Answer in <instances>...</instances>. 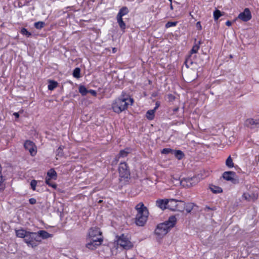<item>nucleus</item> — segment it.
Masks as SVG:
<instances>
[{
  "mask_svg": "<svg viewBox=\"0 0 259 259\" xmlns=\"http://www.w3.org/2000/svg\"><path fill=\"white\" fill-rule=\"evenodd\" d=\"M134 100L130 97L128 95L122 92V94L116 99L112 104L113 110L117 113H120L127 108L128 105H132Z\"/></svg>",
  "mask_w": 259,
  "mask_h": 259,
  "instance_id": "obj_1",
  "label": "nucleus"
},
{
  "mask_svg": "<svg viewBox=\"0 0 259 259\" xmlns=\"http://www.w3.org/2000/svg\"><path fill=\"white\" fill-rule=\"evenodd\" d=\"M177 218L175 216L170 217L167 221L157 226L155 234L160 238L163 237L175 226Z\"/></svg>",
  "mask_w": 259,
  "mask_h": 259,
  "instance_id": "obj_2",
  "label": "nucleus"
},
{
  "mask_svg": "<svg viewBox=\"0 0 259 259\" xmlns=\"http://www.w3.org/2000/svg\"><path fill=\"white\" fill-rule=\"evenodd\" d=\"M137 214L135 218V223L137 226H143L146 223L149 214L148 209L142 202L138 203L135 207Z\"/></svg>",
  "mask_w": 259,
  "mask_h": 259,
  "instance_id": "obj_3",
  "label": "nucleus"
},
{
  "mask_svg": "<svg viewBox=\"0 0 259 259\" xmlns=\"http://www.w3.org/2000/svg\"><path fill=\"white\" fill-rule=\"evenodd\" d=\"M116 242L117 245L123 249H129L133 246L128 235L122 234L119 236H116Z\"/></svg>",
  "mask_w": 259,
  "mask_h": 259,
  "instance_id": "obj_4",
  "label": "nucleus"
},
{
  "mask_svg": "<svg viewBox=\"0 0 259 259\" xmlns=\"http://www.w3.org/2000/svg\"><path fill=\"white\" fill-rule=\"evenodd\" d=\"M41 241V239H39V236L36 232H28L24 239L27 245L33 248L36 247Z\"/></svg>",
  "mask_w": 259,
  "mask_h": 259,
  "instance_id": "obj_5",
  "label": "nucleus"
},
{
  "mask_svg": "<svg viewBox=\"0 0 259 259\" xmlns=\"http://www.w3.org/2000/svg\"><path fill=\"white\" fill-rule=\"evenodd\" d=\"M167 208L172 211H183L185 209V203L182 201L176 199H168Z\"/></svg>",
  "mask_w": 259,
  "mask_h": 259,
  "instance_id": "obj_6",
  "label": "nucleus"
},
{
  "mask_svg": "<svg viewBox=\"0 0 259 259\" xmlns=\"http://www.w3.org/2000/svg\"><path fill=\"white\" fill-rule=\"evenodd\" d=\"M101 236L102 232L99 228L92 227L89 231L87 239H92L94 241L103 240Z\"/></svg>",
  "mask_w": 259,
  "mask_h": 259,
  "instance_id": "obj_7",
  "label": "nucleus"
},
{
  "mask_svg": "<svg viewBox=\"0 0 259 259\" xmlns=\"http://www.w3.org/2000/svg\"><path fill=\"white\" fill-rule=\"evenodd\" d=\"M119 176L121 179L127 180L130 177V171L125 162H121L118 167Z\"/></svg>",
  "mask_w": 259,
  "mask_h": 259,
  "instance_id": "obj_8",
  "label": "nucleus"
},
{
  "mask_svg": "<svg viewBox=\"0 0 259 259\" xmlns=\"http://www.w3.org/2000/svg\"><path fill=\"white\" fill-rule=\"evenodd\" d=\"M25 149L28 150L32 156L36 154L37 148L35 144L30 140H26L24 144Z\"/></svg>",
  "mask_w": 259,
  "mask_h": 259,
  "instance_id": "obj_9",
  "label": "nucleus"
},
{
  "mask_svg": "<svg viewBox=\"0 0 259 259\" xmlns=\"http://www.w3.org/2000/svg\"><path fill=\"white\" fill-rule=\"evenodd\" d=\"M223 177L225 180L230 181L233 184H236L239 183V180L236 178V173L234 171H225L223 174Z\"/></svg>",
  "mask_w": 259,
  "mask_h": 259,
  "instance_id": "obj_10",
  "label": "nucleus"
},
{
  "mask_svg": "<svg viewBox=\"0 0 259 259\" xmlns=\"http://www.w3.org/2000/svg\"><path fill=\"white\" fill-rule=\"evenodd\" d=\"M200 41H199L198 44H196L194 45V46L193 47V48H192L190 52V54L186 58V60L185 61V63L187 67H189V64H192L193 63L192 60L191 59V55L193 54L196 53L198 52L200 48Z\"/></svg>",
  "mask_w": 259,
  "mask_h": 259,
  "instance_id": "obj_11",
  "label": "nucleus"
},
{
  "mask_svg": "<svg viewBox=\"0 0 259 259\" xmlns=\"http://www.w3.org/2000/svg\"><path fill=\"white\" fill-rule=\"evenodd\" d=\"M244 125L250 128L259 127V118L254 119L253 118H248L244 122Z\"/></svg>",
  "mask_w": 259,
  "mask_h": 259,
  "instance_id": "obj_12",
  "label": "nucleus"
},
{
  "mask_svg": "<svg viewBox=\"0 0 259 259\" xmlns=\"http://www.w3.org/2000/svg\"><path fill=\"white\" fill-rule=\"evenodd\" d=\"M238 18L244 22L250 20L251 18V14L248 8H245L244 11L239 14Z\"/></svg>",
  "mask_w": 259,
  "mask_h": 259,
  "instance_id": "obj_13",
  "label": "nucleus"
},
{
  "mask_svg": "<svg viewBox=\"0 0 259 259\" xmlns=\"http://www.w3.org/2000/svg\"><path fill=\"white\" fill-rule=\"evenodd\" d=\"M87 243L86 244V247L91 249L94 250L97 246L100 245L103 241V240H99L98 241H93L92 239H87Z\"/></svg>",
  "mask_w": 259,
  "mask_h": 259,
  "instance_id": "obj_14",
  "label": "nucleus"
},
{
  "mask_svg": "<svg viewBox=\"0 0 259 259\" xmlns=\"http://www.w3.org/2000/svg\"><path fill=\"white\" fill-rule=\"evenodd\" d=\"M257 198V196L254 194H249L248 193H244L242 195V199L247 201H254Z\"/></svg>",
  "mask_w": 259,
  "mask_h": 259,
  "instance_id": "obj_15",
  "label": "nucleus"
},
{
  "mask_svg": "<svg viewBox=\"0 0 259 259\" xmlns=\"http://www.w3.org/2000/svg\"><path fill=\"white\" fill-rule=\"evenodd\" d=\"M168 199H158L156 201V205L161 209L164 210L167 208Z\"/></svg>",
  "mask_w": 259,
  "mask_h": 259,
  "instance_id": "obj_16",
  "label": "nucleus"
},
{
  "mask_svg": "<svg viewBox=\"0 0 259 259\" xmlns=\"http://www.w3.org/2000/svg\"><path fill=\"white\" fill-rule=\"evenodd\" d=\"M39 236V239H46L52 237L53 235L49 233L48 232L45 230H39L37 232H36Z\"/></svg>",
  "mask_w": 259,
  "mask_h": 259,
  "instance_id": "obj_17",
  "label": "nucleus"
},
{
  "mask_svg": "<svg viewBox=\"0 0 259 259\" xmlns=\"http://www.w3.org/2000/svg\"><path fill=\"white\" fill-rule=\"evenodd\" d=\"M27 233H28V232L23 229L16 230V236L18 237L23 238L24 239L27 234Z\"/></svg>",
  "mask_w": 259,
  "mask_h": 259,
  "instance_id": "obj_18",
  "label": "nucleus"
},
{
  "mask_svg": "<svg viewBox=\"0 0 259 259\" xmlns=\"http://www.w3.org/2000/svg\"><path fill=\"white\" fill-rule=\"evenodd\" d=\"M46 178H50V179L56 180L57 179V172L54 169H51L47 172V177Z\"/></svg>",
  "mask_w": 259,
  "mask_h": 259,
  "instance_id": "obj_19",
  "label": "nucleus"
},
{
  "mask_svg": "<svg viewBox=\"0 0 259 259\" xmlns=\"http://www.w3.org/2000/svg\"><path fill=\"white\" fill-rule=\"evenodd\" d=\"M128 13V10L127 8H126V7H123L121 9H120V10L117 15V17L122 18V16L127 14Z\"/></svg>",
  "mask_w": 259,
  "mask_h": 259,
  "instance_id": "obj_20",
  "label": "nucleus"
},
{
  "mask_svg": "<svg viewBox=\"0 0 259 259\" xmlns=\"http://www.w3.org/2000/svg\"><path fill=\"white\" fill-rule=\"evenodd\" d=\"M226 165L229 168H233L234 166V163L231 156H229L226 160Z\"/></svg>",
  "mask_w": 259,
  "mask_h": 259,
  "instance_id": "obj_21",
  "label": "nucleus"
},
{
  "mask_svg": "<svg viewBox=\"0 0 259 259\" xmlns=\"http://www.w3.org/2000/svg\"><path fill=\"white\" fill-rule=\"evenodd\" d=\"M116 19L120 29L122 30H124L125 29V24L123 22L122 18L121 17H116Z\"/></svg>",
  "mask_w": 259,
  "mask_h": 259,
  "instance_id": "obj_22",
  "label": "nucleus"
},
{
  "mask_svg": "<svg viewBox=\"0 0 259 259\" xmlns=\"http://www.w3.org/2000/svg\"><path fill=\"white\" fill-rule=\"evenodd\" d=\"M155 111L154 109L148 110L146 114V117L149 120L153 119L154 117Z\"/></svg>",
  "mask_w": 259,
  "mask_h": 259,
  "instance_id": "obj_23",
  "label": "nucleus"
},
{
  "mask_svg": "<svg viewBox=\"0 0 259 259\" xmlns=\"http://www.w3.org/2000/svg\"><path fill=\"white\" fill-rule=\"evenodd\" d=\"M210 189L214 193H219L222 192L221 188L212 185L210 186Z\"/></svg>",
  "mask_w": 259,
  "mask_h": 259,
  "instance_id": "obj_24",
  "label": "nucleus"
},
{
  "mask_svg": "<svg viewBox=\"0 0 259 259\" xmlns=\"http://www.w3.org/2000/svg\"><path fill=\"white\" fill-rule=\"evenodd\" d=\"M175 156L179 160L181 159L184 156L183 153L181 150L173 151Z\"/></svg>",
  "mask_w": 259,
  "mask_h": 259,
  "instance_id": "obj_25",
  "label": "nucleus"
},
{
  "mask_svg": "<svg viewBox=\"0 0 259 259\" xmlns=\"http://www.w3.org/2000/svg\"><path fill=\"white\" fill-rule=\"evenodd\" d=\"M57 85L58 83L56 81L51 80L48 85V89L52 91L57 87Z\"/></svg>",
  "mask_w": 259,
  "mask_h": 259,
  "instance_id": "obj_26",
  "label": "nucleus"
},
{
  "mask_svg": "<svg viewBox=\"0 0 259 259\" xmlns=\"http://www.w3.org/2000/svg\"><path fill=\"white\" fill-rule=\"evenodd\" d=\"M79 92L82 95L85 96L88 93V91L86 88L83 85L80 86L79 88Z\"/></svg>",
  "mask_w": 259,
  "mask_h": 259,
  "instance_id": "obj_27",
  "label": "nucleus"
},
{
  "mask_svg": "<svg viewBox=\"0 0 259 259\" xmlns=\"http://www.w3.org/2000/svg\"><path fill=\"white\" fill-rule=\"evenodd\" d=\"M221 12L219 10H216L213 12V17L215 21L218 20V19L222 16Z\"/></svg>",
  "mask_w": 259,
  "mask_h": 259,
  "instance_id": "obj_28",
  "label": "nucleus"
},
{
  "mask_svg": "<svg viewBox=\"0 0 259 259\" xmlns=\"http://www.w3.org/2000/svg\"><path fill=\"white\" fill-rule=\"evenodd\" d=\"M80 69L79 68H76L74 69L73 72V76L77 78L80 77Z\"/></svg>",
  "mask_w": 259,
  "mask_h": 259,
  "instance_id": "obj_29",
  "label": "nucleus"
},
{
  "mask_svg": "<svg viewBox=\"0 0 259 259\" xmlns=\"http://www.w3.org/2000/svg\"><path fill=\"white\" fill-rule=\"evenodd\" d=\"M46 183L49 186H51L54 189H56L57 187L56 184L53 183L51 181V179H50V178H46Z\"/></svg>",
  "mask_w": 259,
  "mask_h": 259,
  "instance_id": "obj_30",
  "label": "nucleus"
},
{
  "mask_svg": "<svg viewBox=\"0 0 259 259\" xmlns=\"http://www.w3.org/2000/svg\"><path fill=\"white\" fill-rule=\"evenodd\" d=\"M44 26H45V23L44 22L39 21L37 22H35L34 23V27L36 29H41L42 28H43L44 27Z\"/></svg>",
  "mask_w": 259,
  "mask_h": 259,
  "instance_id": "obj_31",
  "label": "nucleus"
},
{
  "mask_svg": "<svg viewBox=\"0 0 259 259\" xmlns=\"http://www.w3.org/2000/svg\"><path fill=\"white\" fill-rule=\"evenodd\" d=\"M128 153L129 151H127L125 150H122L119 153V157H125L127 156Z\"/></svg>",
  "mask_w": 259,
  "mask_h": 259,
  "instance_id": "obj_32",
  "label": "nucleus"
},
{
  "mask_svg": "<svg viewBox=\"0 0 259 259\" xmlns=\"http://www.w3.org/2000/svg\"><path fill=\"white\" fill-rule=\"evenodd\" d=\"M21 33L22 34L26 36L27 37H29L31 35V33L28 31L25 28H23L21 30Z\"/></svg>",
  "mask_w": 259,
  "mask_h": 259,
  "instance_id": "obj_33",
  "label": "nucleus"
},
{
  "mask_svg": "<svg viewBox=\"0 0 259 259\" xmlns=\"http://www.w3.org/2000/svg\"><path fill=\"white\" fill-rule=\"evenodd\" d=\"M63 155V149L61 147H59L56 150V156L62 157Z\"/></svg>",
  "mask_w": 259,
  "mask_h": 259,
  "instance_id": "obj_34",
  "label": "nucleus"
},
{
  "mask_svg": "<svg viewBox=\"0 0 259 259\" xmlns=\"http://www.w3.org/2000/svg\"><path fill=\"white\" fill-rule=\"evenodd\" d=\"M37 182L35 180H33L31 181L30 186L31 188L33 190H35V188L37 185Z\"/></svg>",
  "mask_w": 259,
  "mask_h": 259,
  "instance_id": "obj_35",
  "label": "nucleus"
},
{
  "mask_svg": "<svg viewBox=\"0 0 259 259\" xmlns=\"http://www.w3.org/2000/svg\"><path fill=\"white\" fill-rule=\"evenodd\" d=\"M5 184H4L3 178H0V192H2L5 189Z\"/></svg>",
  "mask_w": 259,
  "mask_h": 259,
  "instance_id": "obj_36",
  "label": "nucleus"
},
{
  "mask_svg": "<svg viewBox=\"0 0 259 259\" xmlns=\"http://www.w3.org/2000/svg\"><path fill=\"white\" fill-rule=\"evenodd\" d=\"M177 22H168L166 25L165 27L166 28H169L170 27L175 26L177 25Z\"/></svg>",
  "mask_w": 259,
  "mask_h": 259,
  "instance_id": "obj_37",
  "label": "nucleus"
},
{
  "mask_svg": "<svg viewBox=\"0 0 259 259\" xmlns=\"http://www.w3.org/2000/svg\"><path fill=\"white\" fill-rule=\"evenodd\" d=\"M161 153L163 154H168L169 153H173V150L169 148L163 149Z\"/></svg>",
  "mask_w": 259,
  "mask_h": 259,
  "instance_id": "obj_38",
  "label": "nucleus"
},
{
  "mask_svg": "<svg viewBox=\"0 0 259 259\" xmlns=\"http://www.w3.org/2000/svg\"><path fill=\"white\" fill-rule=\"evenodd\" d=\"M193 206L192 204H190L189 205H187L185 206V208L187 212H190L191 210L192 209Z\"/></svg>",
  "mask_w": 259,
  "mask_h": 259,
  "instance_id": "obj_39",
  "label": "nucleus"
},
{
  "mask_svg": "<svg viewBox=\"0 0 259 259\" xmlns=\"http://www.w3.org/2000/svg\"><path fill=\"white\" fill-rule=\"evenodd\" d=\"M203 210L205 211H208L209 210H215V207H210L208 206H206L204 208H203Z\"/></svg>",
  "mask_w": 259,
  "mask_h": 259,
  "instance_id": "obj_40",
  "label": "nucleus"
},
{
  "mask_svg": "<svg viewBox=\"0 0 259 259\" xmlns=\"http://www.w3.org/2000/svg\"><path fill=\"white\" fill-rule=\"evenodd\" d=\"M167 98L169 101H173L175 99V96L172 94H169L167 95Z\"/></svg>",
  "mask_w": 259,
  "mask_h": 259,
  "instance_id": "obj_41",
  "label": "nucleus"
},
{
  "mask_svg": "<svg viewBox=\"0 0 259 259\" xmlns=\"http://www.w3.org/2000/svg\"><path fill=\"white\" fill-rule=\"evenodd\" d=\"M88 93H90L94 96H96L97 95V92L95 90H90L88 91Z\"/></svg>",
  "mask_w": 259,
  "mask_h": 259,
  "instance_id": "obj_42",
  "label": "nucleus"
},
{
  "mask_svg": "<svg viewBox=\"0 0 259 259\" xmlns=\"http://www.w3.org/2000/svg\"><path fill=\"white\" fill-rule=\"evenodd\" d=\"M29 203L31 204H34L36 203V200L34 198H30L29 200Z\"/></svg>",
  "mask_w": 259,
  "mask_h": 259,
  "instance_id": "obj_43",
  "label": "nucleus"
},
{
  "mask_svg": "<svg viewBox=\"0 0 259 259\" xmlns=\"http://www.w3.org/2000/svg\"><path fill=\"white\" fill-rule=\"evenodd\" d=\"M196 27L198 30H201L202 29V26L200 24V22H197L196 23Z\"/></svg>",
  "mask_w": 259,
  "mask_h": 259,
  "instance_id": "obj_44",
  "label": "nucleus"
},
{
  "mask_svg": "<svg viewBox=\"0 0 259 259\" xmlns=\"http://www.w3.org/2000/svg\"><path fill=\"white\" fill-rule=\"evenodd\" d=\"M160 106V103L158 102H156L155 104V107L154 110L155 111Z\"/></svg>",
  "mask_w": 259,
  "mask_h": 259,
  "instance_id": "obj_45",
  "label": "nucleus"
},
{
  "mask_svg": "<svg viewBox=\"0 0 259 259\" xmlns=\"http://www.w3.org/2000/svg\"><path fill=\"white\" fill-rule=\"evenodd\" d=\"M226 25L228 26H230L232 25V22L230 21H227L226 22Z\"/></svg>",
  "mask_w": 259,
  "mask_h": 259,
  "instance_id": "obj_46",
  "label": "nucleus"
},
{
  "mask_svg": "<svg viewBox=\"0 0 259 259\" xmlns=\"http://www.w3.org/2000/svg\"><path fill=\"white\" fill-rule=\"evenodd\" d=\"M13 115L16 117V118H18L19 117V114L17 112L14 113Z\"/></svg>",
  "mask_w": 259,
  "mask_h": 259,
  "instance_id": "obj_47",
  "label": "nucleus"
},
{
  "mask_svg": "<svg viewBox=\"0 0 259 259\" xmlns=\"http://www.w3.org/2000/svg\"><path fill=\"white\" fill-rule=\"evenodd\" d=\"M113 52L114 53H115V52H116V48H114L113 49Z\"/></svg>",
  "mask_w": 259,
  "mask_h": 259,
  "instance_id": "obj_48",
  "label": "nucleus"
},
{
  "mask_svg": "<svg viewBox=\"0 0 259 259\" xmlns=\"http://www.w3.org/2000/svg\"><path fill=\"white\" fill-rule=\"evenodd\" d=\"M170 8H171V9H173V7H172V5H171V4L170 5Z\"/></svg>",
  "mask_w": 259,
  "mask_h": 259,
  "instance_id": "obj_49",
  "label": "nucleus"
},
{
  "mask_svg": "<svg viewBox=\"0 0 259 259\" xmlns=\"http://www.w3.org/2000/svg\"><path fill=\"white\" fill-rule=\"evenodd\" d=\"M170 2H171L172 0H169Z\"/></svg>",
  "mask_w": 259,
  "mask_h": 259,
  "instance_id": "obj_50",
  "label": "nucleus"
}]
</instances>
